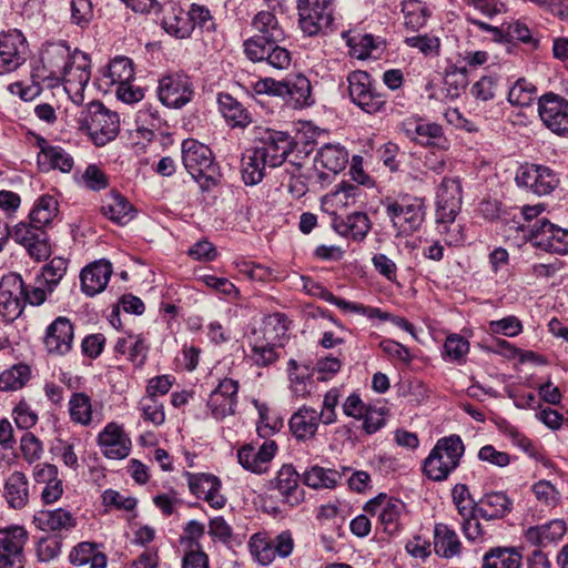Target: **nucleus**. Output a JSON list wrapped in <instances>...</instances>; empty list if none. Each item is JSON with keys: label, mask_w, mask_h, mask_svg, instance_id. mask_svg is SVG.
Here are the masks:
<instances>
[{"label": "nucleus", "mask_w": 568, "mask_h": 568, "mask_svg": "<svg viewBox=\"0 0 568 568\" xmlns=\"http://www.w3.org/2000/svg\"><path fill=\"white\" fill-rule=\"evenodd\" d=\"M285 98L291 99L295 106L311 105L312 87L310 80L303 74H296L285 80Z\"/></svg>", "instance_id": "c03bdc74"}, {"label": "nucleus", "mask_w": 568, "mask_h": 568, "mask_svg": "<svg viewBox=\"0 0 568 568\" xmlns=\"http://www.w3.org/2000/svg\"><path fill=\"white\" fill-rule=\"evenodd\" d=\"M341 479L338 471L320 466H313L304 474V484L315 489L334 488Z\"/></svg>", "instance_id": "3c124183"}, {"label": "nucleus", "mask_w": 568, "mask_h": 568, "mask_svg": "<svg viewBox=\"0 0 568 568\" xmlns=\"http://www.w3.org/2000/svg\"><path fill=\"white\" fill-rule=\"evenodd\" d=\"M28 531L19 525L0 528V568H23Z\"/></svg>", "instance_id": "f8f14e48"}, {"label": "nucleus", "mask_w": 568, "mask_h": 568, "mask_svg": "<svg viewBox=\"0 0 568 568\" xmlns=\"http://www.w3.org/2000/svg\"><path fill=\"white\" fill-rule=\"evenodd\" d=\"M189 489L196 498H202L214 509H221L226 504V498L220 493L222 483L213 474L184 471Z\"/></svg>", "instance_id": "a211bd4d"}, {"label": "nucleus", "mask_w": 568, "mask_h": 568, "mask_svg": "<svg viewBox=\"0 0 568 568\" xmlns=\"http://www.w3.org/2000/svg\"><path fill=\"white\" fill-rule=\"evenodd\" d=\"M270 163L254 148L247 150L241 161V174L245 185H256L265 176Z\"/></svg>", "instance_id": "f704fd0d"}, {"label": "nucleus", "mask_w": 568, "mask_h": 568, "mask_svg": "<svg viewBox=\"0 0 568 568\" xmlns=\"http://www.w3.org/2000/svg\"><path fill=\"white\" fill-rule=\"evenodd\" d=\"M36 496V487L26 473L11 471L2 483V497L9 509L22 510Z\"/></svg>", "instance_id": "f3484780"}, {"label": "nucleus", "mask_w": 568, "mask_h": 568, "mask_svg": "<svg viewBox=\"0 0 568 568\" xmlns=\"http://www.w3.org/2000/svg\"><path fill=\"white\" fill-rule=\"evenodd\" d=\"M195 30L200 33L214 32L216 26L207 7L192 3L186 11L185 21L180 26V39L190 38Z\"/></svg>", "instance_id": "bb28decb"}, {"label": "nucleus", "mask_w": 568, "mask_h": 568, "mask_svg": "<svg viewBox=\"0 0 568 568\" xmlns=\"http://www.w3.org/2000/svg\"><path fill=\"white\" fill-rule=\"evenodd\" d=\"M516 185L536 195H548L559 185V174L549 166L535 163L521 164L515 175Z\"/></svg>", "instance_id": "1a4fd4ad"}, {"label": "nucleus", "mask_w": 568, "mask_h": 568, "mask_svg": "<svg viewBox=\"0 0 568 568\" xmlns=\"http://www.w3.org/2000/svg\"><path fill=\"white\" fill-rule=\"evenodd\" d=\"M20 449L24 460L32 464L41 458L43 447L40 439L32 433H24L20 439Z\"/></svg>", "instance_id": "69168bd1"}, {"label": "nucleus", "mask_w": 568, "mask_h": 568, "mask_svg": "<svg viewBox=\"0 0 568 568\" xmlns=\"http://www.w3.org/2000/svg\"><path fill=\"white\" fill-rule=\"evenodd\" d=\"M27 41L17 29L0 33V75L19 69L27 60Z\"/></svg>", "instance_id": "4468645a"}, {"label": "nucleus", "mask_w": 568, "mask_h": 568, "mask_svg": "<svg viewBox=\"0 0 568 568\" xmlns=\"http://www.w3.org/2000/svg\"><path fill=\"white\" fill-rule=\"evenodd\" d=\"M402 12L405 19V27L412 31H418L425 27L432 14L426 3L419 0H405L402 2Z\"/></svg>", "instance_id": "37998d69"}, {"label": "nucleus", "mask_w": 568, "mask_h": 568, "mask_svg": "<svg viewBox=\"0 0 568 568\" xmlns=\"http://www.w3.org/2000/svg\"><path fill=\"white\" fill-rule=\"evenodd\" d=\"M53 292L54 291H49V285H45L43 281L36 276L33 285L27 286L24 284V304L28 303L32 306H40L47 301L48 296L51 295Z\"/></svg>", "instance_id": "e2e57ef3"}, {"label": "nucleus", "mask_w": 568, "mask_h": 568, "mask_svg": "<svg viewBox=\"0 0 568 568\" xmlns=\"http://www.w3.org/2000/svg\"><path fill=\"white\" fill-rule=\"evenodd\" d=\"M68 268V261L63 257H53L45 264L37 276L49 285V291H54L64 277Z\"/></svg>", "instance_id": "864d4df0"}, {"label": "nucleus", "mask_w": 568, "mask_h": 568, "mask_svg": "<svg viewBox=\"0 0 568 568\" xmlns=\"http://www.w3.org/2000/svg\"><path fill=\"white\" fill-rule=\"evenodd\" d=\"M219 110L231 128H246L252 122L248 110L230 93L217 94Z\"/></svg>", "instance_id": "c756f323"}, {"label": "nucleus", "mask_w": 568, "mask_h": 568, "mask_svg": "<svg viewBox=\"0 0 568 568\" xmlns=\"http://www.w3.org/2000/svg\"><path fill=\"white\" fill-rule=\"evenodd\" d=\"M536 85L525 78H519L509 89L507 100L515 106H529L536 99Z\"/></svg>", "instance_id": "8fccbe9b"}, {"label": "nucleus", "mask_w": 568, "mask_h": 568, "mask_svg": "<svg viewBox=\"0 0 568 568\" xmlns=\"http://www.w3.org/2000/svg\"><path fill=\"white\" fill-rule=\"evenodd\" d=\"M513 501L503 491L485 494L478 501L477 515L486 520L504 518L511 511Z\"/></svg>", "instance_id": "2f4dec72"}, {"label": "nucleus", "mask_w": 568, "mask_h": 568, "mask_svg": "<svg viewBox=\"0 0 568 568\" xmlns=\"http://www.w3.org/2000/svg\"><path fill=\"white\" fill-rule=\"evenodd\" d=\"M102 213L114 223L124 225L134 216L132 204L120 193H110L101 207Z\"/></svg>", "instance_id": "4c0bfd02"}, {"label": "nucleus", "mask_w": 568, "mask_h": 568, "mask_svg": "<svg viewBox=\"0 0 568 568\" xmlns=\"http://www.w3.org/2000/svg\"><path fill=\"white\" fill-rule=\"evenodd\" d=\"M31 378V367L24 363L12 365L0 374V390L21 389Z\"/></svg>", "instance_id": "a18cd8bd"}, {"label": "nucleus", "mask_w": 568, "mask_h": 568, "mask_svg": "<svg viewBox=\"0 0 568 568\" xmlns=\"http://www.w3.org/2000/svg\"><path fill=\"white\" fill-rule=\"evenodd\" d=\"M416 143L424 146H435L439 149H447L448 141L444 135L442 125L435 122L417 121Z\"/></svg>", "instance_id": "de8ad7c7"}, {"label": "nucleus", "mask_w": 568, "mask_h": 568, "mask_svg": "<svg viewBox=\"0 0 568 568\" xmlns=\"http://www.w3.org/2000/svg\"><path fill=\"white\" fill-rule=\"evenodd\" d=\"M382 205L397 236L409 235L416 232L424 222V201L410 194H399L396 197H386Z\"/></svg>", "instance_id": "39448f33"}, {"label": "nucleus", "mask_w": 568, "mask_h": 568, "mask_svg": "<svg viewBox=\"0 0 568 568\" xmlns=\"http://www.w3.org/2000/svg\"><path fill=\"white\" fill-rule=\"evenodd\" d=\"M388 409L385 406H368L363 415V430L367 435H373L386 425V415Z\"/></svg>", "instance_id": "4d7b16f0"}, {"label": "nucleus", "mask_w": 568, "mask_h": 568, "mask_svg": "<svg viewBox=\"0 0 568 568\" xmlns=\"http://www.w3.org/2000/svg\"><path fill=\"white\" fill-rule=\"evenodd\" d=\"M69 560L74 567H106V556L97 549L95 544L89 541H83L74 546L69 554Z\"/></svg>", "instance_id": "e433bc0d"}, {"label": "nucleus", "mask_w": 568, "mask_h": 568, "mask_svg": "<svg viewBox=\"0 0 568 568\" xmlns=\"http://www.w3.org/2000/svg\"><path fill=\"white\" fill-rule=\"evenodd\" d=\"M112 84H120L123 82L132 81L134 77L132 61L126 57H115L108 67V72L104 74Z\"/></svg>", "instance_id": "5fc2aeb1"}, {"label": "nucleus", "mask_w": 568, "mask_h": 568, "mask_svg": "<svg viewBox=\"0 0 568 568\" xmlns=\"http://www.w3.org/2000/svg\"><path fill=\"white\" fill-rule=\"evenodd\" d=\"M462 542L456 531L448 525L439 523L434 528V550L442 558L450 559L462 554Z\"/></svg>", "instance_id": "473e14b6"}, {"label": "nucleus", "mask_w": 568, "mask_h": 568, "mask_svg": "<svg viewBox=\"0 0 568 568\" xmlns=\"http://www.w3.org/2000/svg\"><path fill=\"white\" fill-rule=\"evenodd\" d=\"M506 34L508 36V43L517 40L530 45L531 49H538L539 47V39L532 36L528 26L521 20L508 23V32Z\"/></svg>", "instance_id": "680f3d73"}, {"label": "nucleus", "mask_w": 568, "mask_h": 568, "mask_svg": "<svg viewBox=\"0 0 568 568\" xmlns=\"http://www.w3.org/2000/svg\"><path fill=\"white\" fill-rule=\"evenodd\" d=\"M37 526L47 531H69L77 526V518L67 509L42 510L34 516Z\"/></svg>", "instance_id": "72a5a7b5"}, {"label": "nucleus", "mask_w": 568, "mask_h": 568, "mask_svg": "<svg viewBox=\"0 0 568 568\" xmlns=\"http://www.w3.org/2000/svg\"><path fill=\"white\" fill-rule=\"evenodd\" d=\"M70 418L73 423L88 426L92 422V403L89 395L73 393L68 403Z\"/></svg>", "instance_id": "09e8293b"}, {"label": "nucleus", "mask_w": 568, "mask_h": 568, "mask_svg": "<svg viewBox=\"0 0 568 568\" xmlns=\"http://www.w3.org/2000/svg\"><path fill=\"white\" fill-rule=\"evenodd\" d=\"M566 523L561 519H554L547 524L529 527L525 531L526 540L532 546L546 547L558 542L566 534Z\"/></svg>", "instance_id": "7c9ffc66"}, {"label": "nucleus", "mask_w": 568, "mask_h": 568, "mask_svg": "<svg viewBox=\"0 0 568 568\" xmlns=\"http://www.w3.org/2000/svg\"><path fill=\"white\" fill-rule=\"evenodd\" d=\"M465 446L459 435H450L437 440L423 464L424 474L434 481L447 479L460 463Z\"/></svg>", "instance_id": "20e7f679"}, {"label": "nucleus", "mask_w": 568, "mask_h": 568, "mask_svg": "<svg viewBox=\"0 0 568 568\" xmlns=\"http://www.w3.org/2000/svg\"><path fill=\"white\" fill-rule=\"evenodd\" d=\"M24 283L20 275H10L0 284V314L7 321L18 318L26 306L23 300Z\"/></svg>", "instance_id": "6ab92c4d"}, {"label": "nucleus", "mask_w": 568, "mask_h": 568, "mask_svg": "<svg viewBox=\"0 0 568 568\" xmlns=\"http://www.w3.org/2000/svg\"><path fill=\"white\" fill-rule=\"evenodd\" d=\"M462 209V183L458 178H444L436 200V221L453 223Z\"/></svg>", "instance_id": "dca6fc26"}, {"label": "nucleus", "mask_w": 568, "mask_h": 568, "mask_svg": "<svg viewBox=\"0 0 568 568\" xmlns=\"http://www.w3.org/2000/svg\"><path fill=\"white\" fill-rule=\"evenodd\" d=\"M500 77L496 73H488L479 78L470 88L471 95L478 101H490L496 97V90Z\"/></svg>", "instance_id": "6e6d98bb"}, {"label": "nucleus", "mask_w": 568, "mask_h": 568, "mask_svg": "<svg viewBox=\"0 0 568 568\" xmlns=\"http://www.w3.org/2000/svg\"><path fill=\"white\" fill-rule=\"evenodd\" d=\"M112 272V265L108 261L100 260L89 264L80 274L82 292L88 296L103 292Z\"/></svg>", "instance_id": "a878e982"}, {"label": "nucleus", "mask_w": 568, "mask_h": 568, "mask_svg": "<svg viewBox=\"0 0 568 568\" xmlns=\"http://www.w3.org/2000/svg\"><path fill=\"white\" fill-rule=\"evenodd\" d=\"M36 484L43 485L41 500L45 505L57 503L63 495V481L59 478V469L50 463H40L32 468Z\"/></svg>", "instance_id": "b1692460"}, {"label": "nucleus", "mask_w": 568, "mask_h": 568, "mask_svg": "<svg viewBox=\"0 0 568 568\" xmlns=\"http://www.w3.org/2000/svg\"><path fill=\"white\" fill-rule=\"evenodd\" d=\"M80 128L85 130L98 146L115 139L120 130L116 113L109 111L101 102H91L79 116Z\"/></svg>", "instance_id": "423d86ee"}, {"label": "nucleus", "mask_w": 568, "mask_h": 568, "mask_svg": "<svg viewBox=\"0 0 568 568\" xmlns=\"http://www.w3.org/2000/svg\"><path fill=\"white\" fill-rule=\"evenodd\" d=\"M314 162L316 168L320 165L321 169L336 175L345 169L348 162V153L338 144L327 143L317 151Z\"/></svg>", "instance_id": "c9c22d12"}, {"label": "nucleus", "mask_w": 568, "mask_h": 568, "mask_svg": "<svg viewBox=\"0 0 568 568\" xmlns=\"http://www.w3.org/2000/svg\"><path fill=\"white\" fill-rule=\"evenodd\" d=\"M98 444L103 455L110 459L125 458L131 448V440L121 426L109 423L98 436Z\"/></svg>", "instance_id": "393cba45"}, {"label": "nucleus", "mask_w": 568, "mask_h": 568, "mask_svg": "<svg viewBox=\"0 0 568 568\" xmlns=\"http://www.w3.org/2000/svg\"><path fill=\"white\" fill-rule=\"evenodd\" d=\"M362 194V189L351 182L343 181L336 190L326 194L322 200V205H331L332 207H348L353 205Z\"/></svg>", "instance_id": "a19ab883"}, {"label": "nucleus", "mask_w": 568, "mask_h": 568, "mask_svg": "<svg viewBox=\"0 0 568 568\" xmlns=\"http://www.w3.org/2000/svg\"><path fill=\"white\" fill-rule=\"evenodd\" d=\"M93 19V7L91 0H72L71 21L72 23L84 28Z\"/></svg>", "instance_id": "774afa93"}, {"label": "nucleus", "mask_w": 568, "mask_h": 568, "mask_svg": "<svg viewBox=\"0 0 568 568\" xmlns=\"http://www.w3.org/2000/svg\"><path fill=\"white\" fill-rule=\"evenodd\" d=\"M140 410L144 422L161 425L165 420L163 406L158 403L156 398L143 397L140 402Z\"/></svg>", "instance_id": "338daca9"}, {"label": "nucleus", "mask_w": 568, "mask_h": 568, "mask_svg": "<svg viewBox=\"0 0 568 568\" xmlns=\"http://www.w3.org/2000/svg\"><path fill=\"white\" fill-rule=\"evenodd\" d=\"M347 44L349 53L361 60L368 58L372 50L376 48L375 39L372 34L351 37L347 39Z\"/></svg>", "instance_id": "0e129e2a"}, {"label": "nucleus", "mask_w": 568, "mask_h": 568, "mask_svg": "<svg viewBox=\"0 0 568 568\" xmlns=\"http://www.w3.org/2000/svg\"><path fill=\"white\" fill-rule=\"evenodd\" d=\"M115 351L128 355V358L138 367L144 364L148 355V346L144 339L135 335L119 338L115 344Z\"/></svg>", "instance_id": "49530a36"}, {"label": "nucleus", "mask_w": 568, "mask_h": 568, "mask_svg": "<svg viewBox=\"0 0 568 568\" xmlns=\"http://www.w3.org/2000/svg\"><path fill=\"white\" fill-rule=\"evenodd\" d=\"M521 558L514 547L490 548L483 557V568H519Z\"/></svg>", "instance_id": "58836bf2"}, {"label": "nucleus", "mask_w": 568, "mask_h": 568, "mask_svg": "<svg viewBox=\"0 0 568 568\" xmlns=\"http://www.w3.org/2000/svg\"><path fill=\"white\" fill-rule=\"evenodd\" d=\"M266 487L268 490H277L282 501L290 506H296L304 499V491L300 487V474L291 464L283 465Z\"/></svg>", "instance_id": "5701e85b"}, {"label": "nucleus", "mask_w": 568, "mask_h": 568, "mask_svg": "<svg viewBox=\"0 0 568 568\" xmlns=\"http://www.w3.org/2000/svg\"><path fill=\"white\" fill-rule=\"evenodd\" d=\"M38 164L42 171L60 170L69 173L73 168V158L61 146L50 145L44 140L40 143Z\"/></svg>", "instance_id": "c85d7f7f"}, {"label": "nucleus", "mask_w": 568, "mask_h": 568, "mask_svg": "<svg viewBox=\"0 0 568 568\" xmlns=\"http://www.w3.org/2000/svg\"><path fill=\"white\" fill-rule=\"evenodd\" d=\"M320 425V416L317 410L302 406L290 418L288 426L293 436L297 440H308L314 438Z\"/></svg>", "instance_id": "cd10ccee"}, {"label": "nucleus", "mask_w": 568, "mask_h": 568, "mask_svg": "<svg viewBox=\"0 0 568 568\" xmlns=\"http://www.w3.org/2000/svg\"><path fill=\"white\" fill-rule=\"evenodd\" d=\"M239 389V382L226 377L212 390L207 400V407L215 419H223L235 414Z\"/></svg>", "instance_id": "aec40b11"}, {"label": "nucleus", "mask_w": 568, "mask_h": 568, "mask_svg": "<svg viewBox=\"0 0 568 568\" xmlns=\"http://www.w3.org/2000/svg\"><path fill=\"white\" fill-rule=\"evenodd\" d=\"M540 120L551 132L568 136V101L552 92L538 99Z\"/></svg>", "instance_id": "ddd939ff"}, {"label": "nucleus", "mask_w": 568, "mask_h": 568, "mask_svg": "<svg viewBox=\"0 0 568 568\" xmlns=\"http://www.w3.org/2000/svg\"><path fill=\"white\" fill-rule=\"evenodd\" d=\"M158 97L166 108H178V81L174 75L163 77L159 81Z\"/></svg>", "instance_id": "052dcab7"}, {"label": "nucleus", "mask_w": 568, "mask_h": 568, "mask_svg": "<svg viewBox=\"0 0 568 568\" xmlns=\"http://www.w3.org/2000/svg\"><path fill=\"white\" fill-rule=\"evenodd\" d=\"M331 226L341 236L355 242L365 240L372 229V222L365 212L356 211L347 215L331 213Z\"/></svg>", "instance_id": "4be33fe9"}, {"label": "nucleus", "mask_w": 568, "mask_h": 568, "mask_svg": "<svg viewBox=\"0 0 568 568\" xmlns=\"http://www.w3.org/2000/svg\"><path fill=\"white\" fill-rule=\"evenodd\" d=\"M253 146L270 163V168L281 166L296 143L294 138L285 131L271 128H258Z\"/></svg>", "instance_id": "6e6552de"}, {"label": "nucleus", "mask_w": 568, "mask_h": 568, "mask_svg": "<svg viewBox=\"0 0 568 568\" xmlns=\"http://www.w3.org/2000/svg\"><path fill=\"white\" fill-rule=\"evenodd\" d=\"M364 509L371 515L378 513L386 534L396 535L403 530L402 517L406 511V505L400 499L379 494L367 501Z\"/></svg>", "instance_id": "9b49d317"}, {"label": "nucleus", "mask_w": 568, "mask_h": 568, "mask_svg": "<svg viewBox=\"0 0 568 568\" xmlns=\"http://www.w3.org/2000/svg\"><path fill=\"white\" fill-rule=\"evenodd\" d=\"M58 212V201L51 195H42L36 201L29 217L34 226L44 229L53 221Z\"/></svg>", "instance_id": "79ce46f5"}, {"label": "nucleus", "mask_w": 568, "mask_h": 568, "mask_svg": "<svg viewBox=\"0 0 568 568\" xmlns=\"http://www.w3.org/2000/svg\"><path fill=\"white\" fill-rule=\"evenodd\" d=\"M252 27L257 32L243 43L245 57L254 63H265L275 70H286L292 62V54L281 43L286 34L274 12L262 10L252 19Z\"/></svg>", "instance_id": "f03ea898"}, {"label": "nucleus", "mask_w": 568, "mask_h": 568, "mask_svg": "<svg viewBox=\"0 0 568 568\" xmlns=\"http://www.w3.org/2000/svg\"><path fill=\"white\" fill-rule=\"evenodd\" d=\"M303 282V290L311 296L318 297L321 300H324L325 302H328L329 304H333L337 306L338 308H342L345 306V300L335 296L331 291H328L326 287H324L321 283L315 282L308 276H302L301 277Z\"/></svg>", "instance_id": "13d9d810"}, {"label": "nucleus", "mask_w": 568, "mask_h": 568, "mask_svg": "<svg viewBox=\"0 0 568 568\" xmlns=\"http://www.w3.org/2000/svg\"><path fill=\"white\" fill-rule=\"evenodd\" d=\"M73 338L72 323L69 318L59 316L47 327L43 345L50 355L62 356L71 351Z\"/></svg>", "instance_id": "412c9836"}, {"label": "nucleus", "mask_w": 568, "mask_h": 568, "mask_svg": "<svg viewBox=\"0 0 568 568\" xmlns=\"http://www.w3.org/2000/svg\"><path fill=\"white\" fill-rule=\"evenodd\" d=\"M182 162L186 172L202 191H211L222 180L220 166L214 162L211 149L194 139H185L181 145Z\"/></svg>", "instance_id": "7ed1b4c3"}, {"label": "nucleus", "mask_w": 568, "mask_h": 568, "mask_svg": "<svg viewBox=\"0 0 568 568\" xmlns=\"http://www.w3.org/2000/svg\"><path fill=\"white\" fill-rule=\"evenodd\" d=\"M298 23L307 36H316L333 24V0H297Z\"/></svg>", "instance_id": "9d476101"}, {"label": "nucleus", "mask_w": 568, "mask_h": 568, "mask_svg": "<svg viewBox=\"0 0 568 568\" xmlns=\"http://www.w3.org/2000/svg\"><path fill=\"white\" fill-rule=\"evenodd\" d=\"M530 241L547 252L560 255L568 253V230L550 223L547 219L535 222L530 229Z\"/></svg>", "instance_id": "2eb2a0df"}, {"label": "nucleus", "mask_w": 568, "mask_h": 568, "mask_svg": "<svg viewBox=\"0 0 568 568\" xmlns=\"http://www.w3.org/2000/svg\"><path fill=\"white\" fill-rule=\"evenodd\" d=\"M444 84L447 95L458 98L468 84V71L466 67L452 65L446 69Z\"/></svg>", "instance_id": "603ef678"}, {"label": "nucleus", "mask_w": 568, "mask_h": 568, "mask_svg": "<svg viewBox=\"0 0 568 568\" xmlns=\"http://www.w3.org/2000/svg\"><path fill=\"white\" fill-rule=\"evenodd\" d=\"M205 534L204 524L197 520H190L183 527V535L180 536V545L185 549H202L200 540Z\"/></svg>", "instance_id": "bf43d9fd"}, {"label": "nucleus", "mask_w": 568, "mask_h": 568, "mask_svg": "<svg viewBox=\"0 0 568 568\" xmlns=\"http://www.w3.org/2000/svg\"><path fill=\"white\" fill-rule=\"evenodd\" d=\"M33 79L41 81L49 88L65 83V91L80 95L91 78V60L89 55L78 49L70 50L65 43L48 45L41 55V67L32 74Z\"/></svg>", "instance_id": "f257e3e1"}, {"label": "nucleus", "mask_w": 568, "mask_h": 568, "mask_svg": "<svg viewBox=\"0 0 568 568\" xmlns=\"http://www.w3.org/2000/svg\"><path fill=\"white\" fill-rule=\"evenodd\" d=\"M288 378L291 389L297 397H306L310 395V386L313 383V372L308 365L298 364L295 359H290L287 363Z\"/></svg>", "instance_id": "ea45409f"}, {"label": "nucleus", "mask_w": 568, "mask_h": 568, "mask_svg": "<svg viewBox=\"0 0 568 568\" xmlns=\"http://www.w3.org/2000/svg\"><path fill=\"white\" fill-rule=\"evenodd\" d=\"M347 82L349 99L362 111L371 115L386 112V97L376 90L368 72L352 71L347 75Z\"/></svg>", "instance_id": "0eeeda50"}]
</instances>
